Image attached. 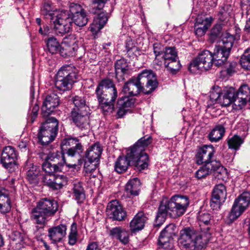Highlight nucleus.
<instances>
[{
  "mask_svg": "<svg viewBox=\"0 0 250 250\" xmlns=\"http://www.w3.org/2000/svg\"><path fill=\"white\" fill-rule=\"evenodd\" d=\"M240 62L242 67L250 70V47L245 51L240 59Z\"/></svg>",
  "mask_w": 250,
  "mask_h": 250,
  "instance_id": "53",
  "label": "nucleus"
},
{
  "mask_svg": "<svg viewBox=\"0 0 250 250\" xmlns=\"http://www.w3.org/2000/svg\"><path fill=\"white\" fill-rule=\"evenodd\" d=\"M18 153L12 146H6L3 148L0 156V163L9 172L14 171L17 167Z\"/></svg>",
  "mask_w": 250,
  "mask_h": 250,
  "instance_id": "11",
  "label": "nucleus"
},
{
  "mask_svg": "<svg viewBox=\"0 0 250 250\" xmlns=\"http://www.w3.org/2000/svg\"><path fill=\"white\" fill-rule=\"evenodd\" d=\"M172 239V237H169L165 234L163 235V233H161L158 239L159 245L164 250H168L171 247L170 242Z\"/></svg>",
  "mask_w": 250,
  "mask_h": 250,
  "instance_id": "49",
  "label": "nucleus"
},
{
  "mask_svg": "<svg viewBox=\"0 0 250 250\" xmlns=\"http://www.w3.org/2000/svg\"><path fill=\"white\" fill-rule=\"evenodd\" d=\"M212 162L205 164L196 172V177L198 179L205 178L208 175L212 173Z\"/></svg>",
  "mask_w": 250,
  "mask_h": 250,
  "instance_id": "43",
  "label": "nucleus"
},
{
  "mask_svg": "<svg viewBox=\"0 0 250 250\" xmlns=\"http://www.w3.org/2000/svg\"><path fill=\"white\" fill-rule=\"evenodd\" d=\"M102 93L103 94L100 95L96 94L98 102H103L104 100L114 103L118 96L116 88L107 89V90L102 91Z\"/></svg>",
  "mask_w": 250,
  "mask_h": 250,
  "instance_id": "33",
  "label": "nucleus"
},
{
  "mask_svg": "<svg viewBox=\"0 0 250 250\" xmlns=\"http://www.w3.org/2000/svg\"><path fill=\"white\" fill-rule=\"evenodd\" d=\"M95 21L94 19L92 23L89 27V30L94 34H96L100 30L104 27L100 23Z\"/></svg>",
  "mask_w": 250,
  "mask_h": 250,
  "instance_id": "62",
  "label": "nucleus"
},
{
  "mask_svg": "<svg viewBox=\"0 0 250 250\" xmlns=\"http://www.w3.org/2000/svg\"><path fill=\"white\" fill-rule=\"evenodd\" d=\"M141 183L138 178H134L129 180L126 183L125 192L130 196H137L139 194Z\"/></svg>",
  "mask_w": 250,
  "mask_h": 250,
  "instance_id": "31",
  "label": "nucleus"
},
{
  "mask_svg": "<svg viewBox=\"0 0 250 250\" xmlns=\"http://www.w3.org/2000/svg\"><path fill=\"white\" fill-rule=\"evenodd\" d=\"M122 228L121 227H115L109 230V235L110 236L112 237L113 238H116L119 239L120 233L122 230Z\"/></svg>",
  "mask_w": 250,
  "mask_h": 250,
  "instance_id": "64",
  "label": "nucleus"
},
{
  "mask_svg": "<svg viewBox=\"0 0 250 250\" xmlns=\"http://www.w3.org/2000/svg\"><path fill=\"white\" fill-rule=\"evenodd\" d=\"M222 27L220 24H216L211 29L209 39L212 42H215L217 38L219 37L221 33Z\"/></svg>",
  "mask_w": 250,
  "mask_h": 250,
  "instance_id": "58",
  "label": "nucleus"
},
{
  "mask_svg": "<svg viewBox=\"0 0 250 250\" xmlns=\"http://www.w3.org/2000/svg\"><path fill=\"white\" fill-rule=\"evenodd\" d=\"M213 18L211 17H203L202 16H198L194 25L195 33L198 37L204 36L208 28L210 27Z\"/></svg>",
  "mask_w": 250,
  "mask_h": 250,
  "instance_id": "19",
  "label": "nucleus"
},
{
  "mask_svg": "<svg viewBox=\"0 0 250 250\" xmlns=\"http://www.w3.org/2000/svg\"><path fill=\"white\" fill-rule=\"evenodd\" d=\"M47 47L49 52L52 54H56L62 49L60 43L54 37L48 38L46 42Z\"/></svg>",
  "mask_w": 250,
  "mask_h": 250,
  "instance_id": "46",
  "label": "nucleus"
},
{
  "mask_svg": "<svg viewBox=\"0 0 250 250\" xmlns=\"http://www.w3.org/2000/svg\"><path fill=\"white\" fill-rule=\"evenodd\" d=\"M67 227L64 224H60L52 227L48 230V236L53 244L60 242L66 234Z\"/></svg>",
  "mask_w": 250,
  "mask_h": 250,
  "instance_id": "18",
  "label": "nucleus"
},
{
  "mask_svg": "<svg viewBox=\"0 0 250 250\" xmlns=\"http://www.w3.org/2000/svg\"><path fill=\"white\" fill-rule=\"evenodd\" d=\"M148 156L144 154L135 160L131 162V164L138 170H142L147 168L148 166Z\"/></svg>",
  "mask_w": 250,
  "mask_h": 250,
  "instance_id": "38",
  "label": "nucleus"
},
{
  "mask_svg": "<svg viewBox=\"0 0 250 250\" xmlns=\"http://www.w3.org/2000/svg\"><path fill=\"white\" fill-rule=\"evenodd\" d=\"M106 212L109 218L113 220L121 221L126 216V212L116 200H112L108 204Z\"/></svg>",
  "mask_w": 250,
  "mask_h": 250,
  "instance_id": "15",
  "label": "nucleus"
},
{
  "mask_svg": "<svg viewBox=\"0 0 250 250\" xmlns=\"http://www.w3.org/2000/svg\"><path fill=\"white\" fill-rule=\"evenodd\" d=\"M74 106L71 113L90 111L89 106L86 102L85 98L83 96L76 95L71 99Z\"/></svg>",
  "mask_w": 250,
  "mask_h": 250,
  "instance_id": "27",
  "label": "nucleus"
},
{
  "mask_svg": "<svg viewBox=\"0 0 250 250\" xmlns=\"http://www.w3.org/2000/svg\"><path fill=\"white\" fill-rule=\"evenodd\" d=\"M90 111L70 113L73 123L82 131L90 128Z\"/></svg>",
  "mask_w": 250,
  "mask_h": 250,
  "instance_id": "16",
  "label": "nucleus"
},
{
  "mask_svg": "<svg viewBox=\"0 0 250 250\" xmlns=\"http://www.w3.org/2000/svg\"><path fill=\"white\" fill-rule=\"evenodd\" d=\"M233 102H237L235 97V90L233 88H229L226 90L219 100V103L222 106L229 105Z\"/></svg>",
  "mask_w": 250,
  "mask_h": 250,
  "instance_id": "30",
  "label": "nucleus"
},
{
  "mask_svg": "<svg viewBox=\"0 0 250 250\" xmlns=\"http://www.w3.org/2000/svg\"><path fill=\"white\" fill-rule=\"evenodd\" d=\"M62 146H71L67 152V154L70 158L76 157L77 158V166H81L83 160L81 159L80 155L83 151V147L76 138H68L63 139L61 143Z\"/></svg>",
  "mask_w": 250,
  "mask_h": 250,
  "instance_id": "12",
  "label": "nucleus"
},
{
  "mask_svg": "<svg viewBox=\"0 0 250 250\" xmlns=\"http://www.w3.org/2000/svg\"><path fill=\"white\" fill-rule=\"evenodd\" d=\"M152 141L153 139L151 136L146 135L139 139L136 144L137 146L142 147V149L145 151L146 148L152 143Z\"/></svg>",
  "mask_w": 250,
  "mask_h": 250,
  "instance_id": "55",
  "label": "nucleus"
},
{
  "mask_svg": "<svg viewBox=\"0 0 250 250\" xmlns=\"http://www.w3.org/2000/svg\"><path fill=\"white\" fill-rule=\"evenodd\" d=\"M116 78L118 82L125 80V75L129 69L127 62L125 59H120L115 64Z\"/></svg>",
  "mask_w": 250,
  "mask_h": 250,
  "instance_id": "28",
  "label": "nucleus"
},
{
  "mask_svg": "<svg viewBox=\"0 0 250 250\" xmlns=\"http://www.w3.org/2000/svg\"><path fill=\"white\" fill-rule=\"evenodd\" d=\"M103 151V147L99 142H96L89 146L85 152V161L99 162Z\"/></svg>",
  "mask_w": 250,
  "mask_h": 250,
  "instance_id": "20",
  "label": "nucleus"
},
{
  "mask_svg": "<svg viewBox=\"0 0 250 250\" xmlns=\"http://www.w3.org/2000/svg\"><path fill=\"white\" fill-rule=\"evenodd\" d=\"M147 220L144 212H138L130 223V228L132 232H135L142 230Z\"/></svg>",
  "mask_w": 250,
  "mask_h": 250,
  "instance_id": "26",
  "label": "nucleus"
},
{
  "mask_svg": "<svg viewBox=\"0 0 250 250\" xmlns=\"http://www.w3.org/2000/svg\"><path fill=\"white\" fill-rule=\"evenodd\" d=\"M107 0H93L92 4L91 12L96 14L98 11L102 10Z\"/></svg>",
  "mask_w": 250,
  "mask_h": 250,
  "instance_id": "57",
  "label": "nucleus"
},
{
  "mask_svg": "<svg viewBox=\"0 0 250 250\" xmlns=\"http://www.w3.org/2000/svg\"><path fill=\"white\" fill-rule=\"evenodd\" d=\"M118 240L124 244H127L129 242L128 232L123 228Z\"/></svg>",
  "mask_w": 250,
  "mask_h": 250,
  "instance_id": "63",
  "label": "nucleus"
},
{
  "mask_svg": "<svg viewBox=\"0 0 250 250\" xmlns=\"http://www.w3.org/2000/svg\"><path fill=\"white\" fill-rule=\"evenodd\" d=\"M99 103L100 108L105 115L111 113L114 110V102H108L103 100V102H99Z\"/></svg>",
  "mask_w": 250,
  "mask_h": 250,
  "instance_id": "52",
  "label": "nucleus"
},
{
  "mask_svg": "<svg viewBox=\"0 0 250 250\" xmlns=\"http://www.w3.org/2000/svg\"><path fill=\"white\" fill-rule=\"evenodd\" d=\"M79 238V234L77 229V224L73 222L70 227L68 235V244L70 246L76 244Z\"/></svg>",
  "mask_w": 250,
  "mask_h": 250,
  "instance_id": "40",
  "label": "nucleus"
},
{
  "mask_svg": "<svg viewBox=\"0 0 250 250\" xmlns=\"http://www.w3.org/2000/svg\"><path fill=\"white\" fill-rule=\"evenodd\" d=\"M153 52L155 55V59L153 60V64L158 66L162 65V55L165 52V48L159 43L153 44Z\"/></svg>",
  "mask_w": 250,
  "mask_h": 250,
  "instance_id": "35",
  "label": "nucleus"
},
{
  "mask_svg": "<svg viewBox=\"0 0 250 250\" xmlns=\"http://www.w3.org/2000/svg\"><path fill=\"white\" fill-rule=\"evenodd\" d=\"M213 62L212 53L208 50H204L190 63L188 70L193 73H197L199 70H208L211 68Z\"/></svg>",
  "mask_w": 250,
  "mask_h": 250,
  "instance_id": "10",
  "label": "nucleus"
},
{
  "mask_svg": "<svg viewBox=\"0 0 250 250\" xmlns=\"http://www.w3.org/2000/svg\"><path fill=\"white\" fill-rule=\"evenodd\" d=\"M227 191L226 187L223 184H218L214 187L212 197L210 202V206L213 210H218L226 200Z\"/></svg>",
  "mask_w": 250,
  "mask_h": 250,
  "instance_id": "14",
  "label": "nucleus"
},
{
  "mask_svg": "<svg viewBox=\"0 0 250 250\" xmlns=\"http://www.w3.org/2000/svg\"><path fill=\"white\" fill-rule=\"evenodd\" d=\"M72 23L79 27L85 26L88 22V15L86 12L71 16Z\"/></svg>",
  "mask_w": 250,
  "mask_h": 250,
  "instance_id": "45",
  "label": "nucleus"
},
{
  "mask_svg": "<svg viewBox=\"0 0 250 250\" xmlns=\"http://www.w3.org/2000/svg\"><path fill=\"white\" fill-rule=\"evenodd\" d=\"M158 84L156 75L153 71L145 69L137 77H133L125 83L123 92L130 96H136L141 92L149 94L157 87Z\"/></svg>",
  "mask_w": 250,
  "mask_h": 250,
  "instance_id": "3",
  "label": "nucleus"
},
{
  "mask_svg": "<svg viewBox=\"0 0 250 250\" xmlns=\"http://www.w3.org/2000/svg\"><path fill=\"white\" fill-rule=\"evenodd\" d=\"M189 204V199L187 196L175 195L169 200L161 202L155 218V225L160 226L165 221L168 214L173 218L183 215L186 211Z\"/></svg>",
  "mask_w": 250,
  "mask_h": 250,
  "instance_id": "4",
  "label": "nucleus"
},
{
  "mask_svg": "<svg viewBox=\"0 0 250 250\" xmlns=\"http://www.w3.org/2000/svg\"><path fill=\"white\" fill-rule=\"evenodd\" d=\"M214 152V148L212 145L203 146L196 153V163L201 165L214 161L215 160H211Z\"/></svg>",
  "mask_w": 250,
  "mask_h": 250,
  "instance_id": "17",
  "label": "nucleus"
},
{
  "mask_svg": "<svg viewBox=\"0 0 250 250\" xmlns=\"http://www.w3.org/2000/svg\"><path fill=\"white\" fill-rule=\"evenodd\" d=\"M135 99L125 96L120 98L117 101V107L118 108L117 114L119 118L122 117L126 113L127 108L134 106Z\"/></svg>",
  "mask_w": 250,
  "mask_h": 250,
  "instance_id": "23",
  "label": "nucleus"
},
{
  "mask_svg": "<svg viewBox=\"0 0 250 250\" xmlns=\"http://www.w3.org/2000/svg\"><path fill=\"white\" fill-rule=\"evenodd\" d=\"M142 147L137 146L135 143L132 146L128 148L126 150V156L132 162L141 155L146 154L145 151L142 149Z\"/></svg>",
  "mask_w": 250,
  "mask_h": 250,
  "instance_id": "37",
  "label": "nucleus"
},
{
  "mask_svg": "<svg viewBox=\"0 0 250 250\" xmlns=\"http://www.w3.org/2000/svg\"><path fill=\"white\" fill-rule=\"evenodd\" d=\"M235 97L239 106H243L245 105L248 101L250 102V87L247 84L241 85L236 93H235Z\"/></svg>",
  "mask_w": 250,
  "mask_h": 250,
  "instance_id": "25",
  "label": "nucleus"
},
{
  "mask_svg": "<svg viewBox=\"0 0 250 250\" xmlns=\"http://www.w3.org/2000/svg\"><path fill=\"white\" fill-rule=\"evenodd\" d=\"M116 88L113 81L109 79H104L98 84L96 89V94L98 95L103 94L102 91L107 89Z\"/></svg>",
  "mask_w": 250,
  "mask_h": 250,
  "instance_id": "42",
  "label": "nucleus"
},
{
  "mask_svg": "<svg viewBox=\"0 0 250 250\" xmlns=\"http://www.w3.org/2000/svg\"><path fill=\"white\" fill-rule=\"evenodd\" d=\"M58 209L56 201L52 199L43 198L40 200L31 212V218L34 223L40 225L43 228L48 217L53 216Z\"/></svg>",
  "mask_w": 250,
  "mask_h": 250,
  "instance_id": "5",
  "label": "nucleus"
},
{
  "mask_svg": "<svg viewBox=\"0 0 250 250\" xmlns=\"http://www.w3.org/2000/svg\"><path fill=\"white\" fill-rule=\"evenodd\" d=\"M54 28L57 33L64 34L68 33L72 28L71 15L67 10L57 11L51 18Z\"/></svg>",
  "mask_w": 250,
  "mask_h": 250,
  "instance_id": "8",
  "label": "nucleus"
},
{
  "mask_svg": "<svg viewBox=\"0 0 250 250\" xmlns=\"http://www.w3.org/2000/svg\"><path fill=\"white\" fill-rule=\"evenodd\" d=\"M221 88L218 86H214L212 87L209 93L210 99L212 101H217L219 100L221 96Z\"/></svg>",
  "mask_w": 250,
  "mask_h": 250,
  "instance_id": "59",
  "label": "nucleus"
},
{
  "mask_svg": "<svg viewBox=\"0 0 250 250\" xmlns=\"http://www.w3.org/2000/svg\"><path fill=\"white\" fill-rule=\"evenodd\" d=\"M56 11L52 7V3L49 1L44 2L41 7V14L45 18L50 17L51 20L54 17Z\"/></svg>",
  "mask_w": 250,
  "mask_h": 250,
  "instance_id": "47",
  "label": "nucleus"
},
{
  "mask_svg": "<svg viewBox=\"0 0 250 250\" xmlns=\"http://www.w3.org/2000/svg\"><path fill=\"white\" fill-rule=\"evenodd\" d=\"M39 110V106L36 104L35 105L31 110V112L29 113L28 115L27 120L28 122L33 123L37 118L38 114V111Z\"/></svg>",
  "mask_w": 250,
  "mask_h": 250,
  "instance_id": "61",
  "label": "nucleus"
},
{
  "mask_svg": "<svg viewBox=\"0 0 250 250\" xmlns=\"http://www.w3.org/2000/svg\"><path fill=\"white\" fill-rule=\"evenodd\" d=\"M40 174V169L33 164H30L27 167L26 179L31 184L38 183V177Z\"/></svg>",
  "mask_w": 250,
  "mask_h": 250,
  "instance_id": "36",
  "label": "nucleus"
},
{
  "mask_svg": "<svg viewBox=\"0 0 250 250\" xmlns=\"http://www.w3.org/2000/svg\"><path fill=\"white\" fill-rule=\"evenodd\" d=\"M244 143V140L239 136L235 135L229 138L228 141V144L229 148L238 150L241 145Z\"/></svg>",
  "mask_w": 250,
  "mask_h": 250,
  "instance_id": "48",
  "label": "nucleus"
},
{
  "mask_svg": "<svg viewBox=\"0 0 250 250\" xmlns=\"http://www.w3.org/2000/svg\"><path fill=\"white\" fill-rule=\"evenodd\" d=\"M75 35H69L64 38L62 42V46L60 54L63 57L75 56L79 48Z\"/></svg>",
  "mask_w": 250,
  "mask_h": 250,
  "instance_id": "13",
  "label": "nucleus"
},
{
  "mask_svg": "<svg viewBox=\"0 0 250 250\" xmlns=\"http://www.w3.org/2000/svg\"><path fill=\"white\" fill-rule=\"evenodd\" d=\"M225 132V129L222 125H217L208 134V139L211 142H217L222 139Z\"/></svg>",
  "mask_w": 250,
  "mask_h": 250,
  "instance_id": "34",
  "label": "nucleus"
},
{
  "mask_svg": "<svg viewBox=\"0 0 250 250\" xmlns=\"http://www.w3.org/2000/svg\"><path fill=\"white\" fill-rule=\"evenodd\" d=\"M131 161L125 156H120L116 160L114 164V169L118 173H122L125 172L130 164Z\"/></svg>",
  "mask_w": 250,
  "mask_h": 250,
  "instance_id": "32",
  "label": "nucleus"
},
{
  "mask_svg": "<svg viewBox=\"0 0 250 250\" xmlns=\"http://www.w3.org/2000/svg\"><path fill=\"white\" fill-rule=\"evenodd\" d=\"M234 40V37L229 33H226L223 36L222 46L226 49L230 51Z\"/></svg>",
  "mask_w": 250,
  "mask_h": 250,
  "instance_id": "51",
  "label": "nucleus"
},
{
  "mask_svg": "<svg viewBox=\"0 0 250 250\" xmlns=\"http://www.w3.org/2000/svg\"><path fill=\"white\" fill-rule=\"evenodd\" d=\"M111 8L109 10V12H107L106 10L102 11L99 13L97 17L94 19L95 21H97L100 23V24L103 26H104L106 23L110 15V13L113 10V7L112 5H111Z\"/></svg>",
  "mask_w": 250,
  "mask_h": 250,
  "instance_id": "50",
  "label": "nucleus"
},
{
  "mask_svg": "<svg viewBox=\"0 0 250 250\" xmlns=\"http://www.w3.org/2000/svg\"><path fill=\"white\" fill-rule=\"evenodd\" d=\"M11 208V202L7 190L0 187V213L5 214Z\"/></svg>",
  "mask_w": 250,
  "mask_h": 250,
  "instance_id": "24",
  "label": "nucleus"
},
{
  "mask_svg": "<svg viewBox=\"0 0 250 250\" xmlns=\"http://www.w3.org/2000/svg\"><path fill=\"white\" fill-rule=\"evenodd\" d=\"M58 131V122L54 117L49 118L42 124L38 133V138L42 145L52 142Z\"/></svg>",
  "mask_w": 250,
  "mask_h": 250,
  "instance_id": "7",
  "label": "nucleus"
},
{
  "mask_svg": "<svg viewBox=\"0 0 250 250\" xmlns=\"http://www.w3.org/2000/svg\"><path fill=\"white\" fill-rule=\"evenodd\" d=\"M74 196L78 203H82L85 199L83 188L80 182L75 183L73 188Z\"/></svg>",
  "mask_w": 250,
  "mask_h": 250,
  "instance_id": "44",
  "label": "nucleus"
},
{
  "mask_svg": "<svg viewBox=\"0 0 250 250\" xmlns=\"http://www.w3.org/2000/svg\"><path fill=\"white\" fill-rule=\"evenodd\" d=\"M250 205V192H244L236 198L233 203L228 218L230 222L237 219L248 208Z\"/></svg>",
  "mask_w": 250,
  "mask_h": 250,
  "instance_id": "9",
  "label": "nucleus"
},
{
  "mask_svg": "<svg viewBox=\"0 0 250 250\" xmlns=\"http://www.w3.org/2000/svg\"><path fill=\"white\" fill-rule=\"evenodd\" d=\"M78 79L77 71L75 67L70 65H63L56 75L55 85L60 91H68L71 89Z\"/></svg>",
  "mask_w": 250,
  "mask_h": 250,
  "instance_id": "6",
  "label": "nucleus"
},
{
  "mask_svg": "<svg viewBox=\"0 0 250 250\" xmlns=\"http://www.w3.org/2000/svg\"><path fill=\"white\" fill-rule=\"evenodd\" d=\"M49 159L54 163L45 161L42 164V169L48 173L42 177V182L53 189H60L67 184V178L63 174L55 175L53 173L63 171L65 166L69 168L76 169L77 164L66 162L64 154L62 151H57L51 154Z\"/></svg>",
  "mask_w": 250,
  "mask_h": 250,
  "instance_id": "2",
  "label": "nucleus"
},
{
  "mask_svg": "<svg viewBox=\"0 0 250 250\" xmlns=\"http://www.w3.org/2000/svg\"><path fill=\"white\" fill-rule=\"evenodd\" d=\"M230 51L227 50L223 46H215L213 54V62L217 66H221L226 62L229 55Z\"/></svg>",
  "mask_w": 250,
  "mask_h": 250,
  "instance_id": "22",
  "label": "nucleus"
},
{
  "mask_svg": "<svg viewBox=\"0 0 250 250\" xmlns=\"http://www.w3.org/2000/svg\"><path fill=\"white\" fill-rule=\"evenodd\" d=\"M60 104L58 96L52 92L47 95L44 99L42 106V110L47 114H50Z\"/></svg>",
  "mask_w": 250,
  "mask_h": 250,
  "instance_id": "21",
  "label": "nucleus"
},
{
  "mask_svg": "<svg viewBox=\"0 0 250 250\" xmlns=\"http://www.w3.org/2000/svg\"><path fill=\"white\" fill-rule=\"evenodd\" d=\"M168 64H164L167 70L172 74H175L180 69L181 65L178 59H174L168 62Z\"/></svg>",
  "mask_w": 250,
  "mask_h": 250,
  "instance_id": "54",
  "label": "nucleus"
},
{
  "mask_svg": "<svg viewBox=\"0 0 250 250\" xmlns=\"http://www.w3.org/2000/svg\"><path fill=\"white\" fill-rule=\"evenodd\" d=\"M175 226L173 224H170L167 226L161 233H163V235L165 234L167 236H169V237L173 238V236L175 235Z\"/></svg>",
  "mask_w": 250,
  "mask_h": 250,
  "instance_id": "60",
  "label": "nucleus"
},
{
  "mask_svg": "<svg viewBox=\"0 0 250 250\" xmlns=\"http://www.w3.org/2000/svg\"><path fill=\"white\" fill-rule=\"evenodd\" d=\"M68 11L71 13L72 16L86 12L82 5L76 3L70 4L69 11Z\"/></svg>",
  "mask_w": 250,
  "mask_h": 250,
  "instance_id": "56",
  "label": "nucleus"
},
{
  "mask_svg": "<svg viewBox=\"0 0 250 250\" xmlns=\"http://www.w3.org/2000/svg\"><path fill=\"white\" fill-rule=\"evenodd\" d=\"M198 219L201 232L190 228L181 230L179 243L182 249L200 250L209 242L214 223L213 216L208 212H200Z\"/></svg>",
  "mask_w": 250,
  "mask_h": 250,
  "instance_id": "1",
  "label": "nucleus"
},
{
  "mask_svg": "<svg viewBox=\"0 0 250 250\" xmlns=\"http://www.w3.org/2000/svg\"><path fill=\"white\" fill-rule=\"evenodd\" d=\"M99 162H94L88 161H84V171L85 175L90 177H95L96 176L94 173L96 169L98 167Z\"/></svg>",
  "mask_w": 250,
  "mask_h": 250,
  "instance_id": "41",
  "label": "nucleus"
},
{
  "mask_svg": "<svg viewBox=\"0 0 250 250\" xmlns=\"http://www.w3.org/2000/svg\"><path fill=\"white\" fill-rule=\"evenodd\" d=\"M212 173L216 178L222 181L227 180L228 177L227 170L219 161L216 160L212 161Z\"/></svg>",
  "mask_w": 250,
  "mask_h": 250,
  "instance_id": "29",
  "label": "nucleus"
},
{
  "mask_svg": "<svg viewBox=\"0 0 250 250\" xmlns=\"http://www.w3.org/2000/svg\"><path fill=\"white\" fill-rule=\"evenodd\" d=\"M174 59H178L177 53L175 47H166L165 52L162 55V64H168L169 61Z\"/></svg>",
  "mask_w": 250,
  "mask_h": 250,
  "instance_id": "39",
  "label": "nucleus"
}]
</instances>
